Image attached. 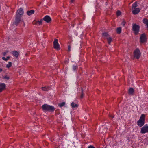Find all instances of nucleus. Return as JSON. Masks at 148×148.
<instances>
[{"label":"nucleus","instance_id":"f257e3e1","mask_svg":"<svg viewBox=\"0 0 148 148\" xmlns=\"http://www.w3.org/2000/svg\"><path fill=\"white\" fill-rule=\"evenodd\" d=\"M23 10L21 8H20L17 11L16 13L15 22V24L16 25H17L18 23L20 22V18L23 15Z\"/></svg>","mask_w":148,"mask_h":148},{"label":"nucleus","instance_id":"f03ea898","mask_svg":"<svg viewBox=\"0 0 148 148\" xmlns=\"http://www.w3.org/2000/svg\"><path fill=\"white\" fill-rule=\"evenodd\" d=\"M145 115L144 114H142L138 120L137 121V124L140 127H142L145 124Z\"/></svg>","mask_w":148,"mask_h":148},{"label":"nucleus","instance_id":"7ed1b4c3","mask_svg":"<svg viewBox=\"0 0 148 148\" xmlns=\"http://www.w3.org/2000/svg\"><path fill=\"white\" fill-rule=\"evenodd\" d=\"M42 108L43 110L49 112H53L55 110L54 107L47 104H44L42 106Z\"/></svg>","mask_w":148,"mask_h":148},{"label":"nucleus","instance_id":"20e7f679","mask_svg":"<svg viewBox=\"0 0 148 148\" xmlns=\"http://www.w3.org/2000/svg\"><path fill=\"white\" fill-rule=\"evenodd\" d=\"M140 26L135 24L133 25L132 28L134 33L136 35H137L139 32L140 29Z\"/></svg>","mask_w":148,"mask_h":148},{"label":"nucleus","instance_id":"39448f33","mask_svg":"<svg viewBox=\"0 0 148 148\" xmlns=\"http://www.w3.org/2000/svg\"><path fill=\"white\" fill-rule=\"evenodd\" d=\"M58 40L55 38L53 42L54 48L58 50L60 49V45L58 42Z\"/></svg>","mask_w":148,"mask_h":148},{"label":"nucleus","instance_id":"423d86ee","mask_svg":"<svg viewBox=\"0 0 148 148\" xmlns=\"http://www.w3.org/2000/svg\"><path fill=\"white\" fill-rule=\"evenodd\" d=\"M134 57L137 59L139 58L140 56V50L138 49H136L134 53Z\"/></svg>","mask_w":148,"mask_h":148},{"label":"nucleus","instance_id":"0eeeda50","mask_svg":"<svg viewBox=\"0 0 148 148\" xmlns=\"http://www.w3.org/2000/svg\"><path fill=\"white\" fill-rule=\"evenodd\" d=\"M140 133L142 134L148 133V126L147 124L145 125L141 128Z\"/></svg>","mask_w":148,"mask_h":148},{"label":"nucleus","instance_id":"6e6552de","mask_svg":"<svg viewBox=\"0 0 148 148\" xmlns=\"http://www.w3.org/2000/svg\"><path fill=\"white\" fill-rule=\"evenodd\" d=\"M140 41L141 43H144L146 41L147 38L145 34H141L140 38Z\"/></svg>","mask_w":148,"mask_h":148},{"label":"nucleus","instance_id":"1a4fd4ad","mask_svg":"<svg viewBox=\"0 0 148 148\" xmlns=\"http://www.w3.org/2000/svg\"><path fill=\"white\" fill-rule=\"evenodd\" d=\"M140 10V9L139 8H136L132 9V13L134 14H136L138 13Z\"/></svg>","mask_w":148,"mask_h":148},{"label":"nucleus","instance_id":"9d476101","mask_svg":"<svg viewBox=\"0 0 148 148\" xmlns=\"http://www.w3.org/2000/svg\"><path fill=\"white\" fill-rule=\"evenodd\" d=\"M43 20L47 23H49L51 21V18L49 16L46 15L43 18Z\"/></svg>","mask_w":148,"mask_h":148},{"label":"nucleus","instance_id":"9b49d317","mask_svg":"<svg viewBox=\"0 0 148 148\" xmlns=\"http://www.w3.org/2000/svg\"><path fill=\"white\" fill-rule=\"evenodd\" d=\"M5 87V85L4 83H1L0 84V92L2 91Z\"/></svg>","mask_w":148,"mask_h":148},{"label":"nucleus","instance_id":"f8f14e48","mask_svg":"<svg viewBox=\"0 0 148 148\" xmlns=\"http://www.w3.org/2000/svg\"><path fill=\"white\" fill-rule=\"evenodd\" d=\"M34 13V10H28L27 12V14L28 16H30L33 14Z\"/></svg>","mask_w":148,"mask_h":148},{"label":"nucleus","instance_id":"ddd939ff","mask_svg":"<svg viewBox=\"0 0 148 148\" xmlns=\"http://www.w3.org/2000/svg\"><path fill=\"white\" fill-rule=\"evenodd\" d=\"M12 53L13 56L16 57H18L19 55V53L16 51H12Z\"/></svg>","mask_w":148,"mask_h":148},{"label":"nucleus","instance_id":"4468645a","mask_svg":"<svg viewBox=\"0 0 148 148\" xmlns=\"http://www.w3.org/2000/svg\"><path fill=\"white\" fill-rule=\"evenodd\" d=\"M143 23L148 27V20L147 19H144L143 20Z\"/></svg>","mask_w":148,"mask_h":148},{"label":"nucleus","instance_id":"2eb2a0df","mask_svg":"<svg viewBox=\"0 0 148 148\" xmlns=\"http://www.w3.org/2000/svg\"><path fill=\"white\" fill-rule=\"evenodd\" d=\"M137 6V2H136L132 5V9L136 8Z\"/></svg>","mask_w":148,"mask_h":148},{"label":"nucleus","instance_id":"dca6fc26","mask_svg":"<svg viewBox=\"0 0 148 148\" xmlns=\"http://www.w3.org/2000/svg\"><path fill=\"white\" fill-rule=\"evenodd\" d=\"M129 93L130 95H133L134 92V90L132 88H130L129 90Z\"/></svg>","mask_w":148,"mask_h":148},{"label":"nucleus","instance_id":"f3484780","mask_svg":"<svg viewBox=\"0 0 148 148\" xmlns=\"http://www.w3.org/2000/svg\"><path fill=\"white\" fill-rule=\"evenodd\" d=\"M42 90L43 91H48L49 90V88L48 86H45L44 87H42L41 88Z\"/></svg>","mask_w":148,"mask_h":148},{"label":"nucleus","instance_id":"a211bd4d","mask_svg":"<svg viewBox=\"0 0 148 148\" xmlns=\"http://www.w3.org/2000/svg\"><path fill=\"white\" fill-rule=\"evenodd\" d=\"M121 31V27H119L116 29V32L117 33L120 34Z\"/></svg>","mask_w":148,"mask_h":148},{"label":"nucleus","instance_id":"6ab92c4d","mask_svg":"<svg viewBox=\"0 0 148 148\" xmlns=\"http://www.w3.org/2000/svg\"><path fill=\"white\" fill-rule=\"evenodd\" d=\"M71 106L73 108H77L78 107V105L75 104L74 102H72L71 103Z\"/></svg>","mask_w":148,"mask_h":148},{"label":"nucleus","instance_id":"aec40b11","mask_svg":"<svg viewBox=\"0 0 148 148\" xmlns=\"http://www.w3.org/2000/svg\"><path fill=\"white\" fill-rule=\"evenodd\" d=\"M106 39L107 40L108 43L109 44H110L112 41V38H111L108 37H107V38H106Z\"/></svg>","mask_w":148,"mask_h":148},{"label":"nucleus","instance_id":"412c9836","mask_svg":"<svg viewBox=\"0 0 148 148\" xmlns=\"http://www.w3.org/2000/svg\"><path fill=\"white\" fill-rule=\"evenodd\" d=\"M65 102H62L59 103V106L60 107H61L62 106H64L65 105Z\"/></svg>","mask_w":148,"mask_h":148},{"label":"nucleus","instance_id":"4be33fe9","mask_svg":"<svg viewBox=\"0 0 148 148\" xmlns=\"http://www.w3.org/2000/svg\"><path fill=\"white\" fill-rule=\"evenodd\" d=\"M12 66V63L10 62H8V64L6 65V67L8 68H9Z\"/></svg>","mask_w":148,"mask_h":148},{"label":"nucleus","instance_id":"5701e85b","mask_svg":"<svg viewBox=\"0 0 148 148\" xmlns=\"http://www.w3.org/2000/svg\"><path fill=\"white\" fill-rule=\"evenodd\" d=\"M108 34L107 33H103V36L105 37H106V38H107V37H108Z\"/></svg>","mask_w":148,"mask_h":148},{"label":"nucleus","instance_id":"b1692460","mask_svg":"<svg viewBox=\"0 0 148 148\" xmlns=\"http://www.w3.org/2000/svg\"><path fill=\"white\" fill-rule=\"evenodd\" d=\"M10 58V57L9 56L7 57L6 58H5V57H2V58L3 60H4L5 61H7Z\"/></svg>","mask_w":148,"mask_h":148},{"label":"nucleus","instance_id":"393cba45","mask_svg":"<svg viewBox=\"0 0 148 148\" xmlns=\"http://www.w3.org/2000/svg\"><path fill=\"white\" fill-rule=\"evenodd\" d=\"M73 70L75 71L77 69V66H73Z\"/></svg>","mask_w":148,"mask_h":148},{"label":"nucleus","instance_id":"a878e982","mask_svg":"<svg viewBox=\"0 0 148 148\" xmlns=\"http://www.w3.org/2000/svg\"><path fill=\"white\" fill-rule=\"evenodd\" d=\"M126 23V22L125 21L123 20L122 22L121 25H122L124 26H125Z\"/></svg>","mask_w":148,"mask_h":148},{"label":"nucleus","instance_id":"bb28decb","mask_svg":"<svg viewBox=\"0 0 148 148\" xmlns=\"http://www.w3.org/2000/svg\"><path fill=\"white\" fill-rule=\"evenodd\" d=\"M84 93H83V90L82 89V94H81V98H82L83 97H84Z\"/></svg>","mask_w":148,"mask_h":148},{"label":"nucleus","instance_id":"cd10ccee","mask_svg":"<svg viewBox=\"0 0 148 148\" xmlns=\"http://www.w3.org/2000/svg\"><path fill=\"white\" fill-rule=\"evenodd\" d=\"M42 19H41L40 21H38V23L39 24H41L42 23Z\"/></svg>","mask_w":148,"mask_h":148},{"label":"nucleus","instance_id":"c85d7f7f","mask_svg":"<svg viewBox=\"0 0 148 148\" xmlns=\"http://www.w3.org/2000/svg\"><path fill=\"white\" fill-rule=\"evenodd\" d=\"M121 14V12L120 11H117L116 12V14L117 16H119Z\"/></svg>","mask_w":148,"mask_h":148},{"label":"nucleus","instance_id":"c756f323","mask_svg":"<svg viewBox=\"0 0 148 148\" xmlns=\"http://www.w3.org/2000/svg\"><path fill=\"white\" fill-rule=\"evenodd\" d=\"M71 47L70 45H69L68 47V50L69 51H70Z\"/></svg>","mask_w":148,"mask_h":148},{"label":"nucleus","instance_id":"7c9ffc66","mask_svg":"<svg viewBox=\"0 0 148 148\" xmlns=\"http://www.w3.org/2000/svg\"><path fill=\"white\" fill-rule=\"evenodd\" d=\"M8 51H6L5 52H4L3 53V55L4 56H5L6 55V54L8 53Z\"/></svg>","mask_w":148,"mask_h":148},{"label":"nucleus","instance_id":"2f4dec72","mask_svg":"<svg viewBox=\"0 0 148 148\" xmlns=\"http://www.w3.org/2000/svg\"><path fill=\"white\" fill-rule=\"evenodd\" d=\"M88 148H95L93 146L90 145L88 147Z\"/></svg>","mask_w":148,"mask_h":148},{"label":"nucleus","instance_id":"473e14b6","mask_svg":"<svg viewBox=\"0 0 148 148\" xmlns=\"http://www.w3.org/2000/svg\"><path fill=\"white\" fill-rule=\"evenodd\" d=\"M4 78L5 79H9V77L7 76H5L4 77Z\"/></svg>","mask_w":148,"mask_h":148},{"label":"nucleus","instance_id":"72a5a7b5","mask_svg":"<svg viewBox=\"0 0 148 148\" xmlns=\"http://www.w3.org/2000/svg\"><path fill=\"white\" fill-rule=\"evenodd\" d=\"M110 116L112 118H114V116H111V115H110Z\"/></svg>","mask_w":148,"mask_h":148},{"label":"nucleus","instance_id":"f704fd0d","mask_svg":"<svg viewBox=\"0 0 148 148\" xmlns=\"http://www.w3.org/2000/svg\"><path fill=\"white\" fill-rule=\"evenodd\" d=\"M74 1V0H71V1H70L71 3H73Z\"/></svg>","mask_w":148,"mask_h":148},{"label":"nucleus","instance_id":"c9c22d12","mask_svg":"<svg viewBox=\"0 0 148 148\" xmlns=\"http://www.w3.org/2000/svg\"><path fill=\"white\" fill-rule=\"evenodd\" d=\"M2 70L0 68V72H1L2 71Z\"/></svg>","mask_w":148,"mask_h":148},{"label":"nucleus","instance_id":"e433bc0d","mask_svg":"<svg viewBox=\"0 0 148 148\" xmlns=\"http://www.w3.org/2000/svg\"><path fill=\"white\" fill-rule=\"evenodd\" d=\"M127 140H129V139H127Z\"/></svg>","mask_w":148,"mask_h":148}]
</instances>
